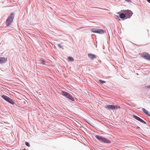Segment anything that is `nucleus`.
<instances>
[{
    "mask_svg": "<svg viewBox=\"0 0 150 150\" xmlns=\"http://www.w3.org/2000/svg\"><path fill=\"white\" fill-rule=\"evenodd\" d=\"M95 138L102 142L106 144H110L111 143V141L110 140L101 136L96 135L95 136Z\"/></svg>",
    "mask_w": 150,
    "mask_h": 150,
    "instance_id": "f257e3e1",
    "label": "nucleus"
},
{
    "mask_svg": "<svg viewBox=\"0 0 150 150\" xmlns=\"http://www.w3.org/2000/svg\"><path fill=\"white\" fill-rule=\"evenodd\" d=\"M14 15L13 13H11L9 16L8 17L6 22V26L8 27L12 23L14 18Z\"/></svg>",
    "mask_w": 150,
    "mask_h": 150,
    "instance_id": "f03ea898",
    "label": "nucleus"
},
{
    "mask_svg": "<svg viewBox=\"0 0 150 150\" xmlns=\"http://www.w3.org/2000/svg\"><path fill=\"white\" fill-rule=\"evenodd\" d=\"M121 12L125 13L126 18H130L133 13L131 11L129 10H122Z\"/></svg>",
    "mask_w": 150,
    "mask_h": 150,
    "instance_id": "7ed1b4c3",
    "label": "nucleus"
},
{
    "mask_svg": "<svg viewBox=\"0 0 150 150\" xmlns=\"http://www.w3.org/2000/svg\"><path fill=\"white\" fill-rule=\"evenodd\" d=\"M62 95L65 96L69 100H70L72 101L74 100V98H72L71 95L69 93L65 91H62Z\"/></svg>",
    "mask_w": 150,
    "mask_h": 150,
    "instance_id": "20e7f679",
    "label": "nucleus"
},
{
    "mask_svg": "<svg viewBox=\"0 0 150 150\" xmlns=\"http://www.w3.org/2000/svg\"><path fill=\"white\" fill-rule=\"evenodd\" d=\"M143 57L145 59L150 61V55L148 53L146 52H144L143 53Z\"/></svg>",
    "mask_w": 150,
    "mask_h": 150,
    "instance_id": "39448f33",
    "label": "nucleus"
},
{
    "mask_svg": "<svg viewBox=\"0 0 150 150\" xmlns=\"http://www.w3.org/2000/svg\"><path fill=\"white\" fill-rule=\"evenodd\" d=\"M133 117L136 120L139 121L141 123L144 124H146V122L144 121L143 120H142V119L139 117H138L136 116V115H134L133 116Z\"/></svg>",
    "mask_w": 150,
    "mask_h": 150,
    "instance_id": "423d86ee",
    "label": "nucleus"
},
{
    "mask_svg": "<svg viewBox=\"0 0 150 150\" xmlns=\"http://www.w3.org/2000/svg\"><path fill=\"white\" fill-rule=\"evenodd\" d=\"M88 57L91 60H93L97 57L96 55L91 54H88Z\"/></svg>",
    "mask_w": 150,
    "mask_h": 150,
    "instance_id": "0eeeda50",
    "label": "nucleus"
},
{
    "mask_svg": "<svg viewBox=\"0 0 150 150\" xmlns=\"http://www.w3.org/2000/svg\"><path fill=\"white\" fill-rule=\"evenodd\" d=\"M7 59L5 57H0V64L4 63L6 62Z\"/></svg>",
    "mask_w": 150,
    "mask_h": 150,
    "instance_id": "6e6552de",
    "label": "nucleus"
},
{
    "mask_svg": "<svg viewBox=\"0 0 150 150\" xmlns=\"http://www.w3.org/2000/svg\"><path fill=\"white\" fill-rule=\"evenodd\" d=\"M105 108L108 109L110 110H113V105H107Z\"/></svg>",
    "mask_w": 150,
    "mask_h": 150,
    "instance_id": "1a4fd4ad",
    "label": "nucleus"
},
{
    "mask_svg": "<svg viewBox=\"0 0 150 150\" xmlns=\"http://www.w3.org/2000/svg\"><path fill=\"white\" fill-rule=\"evenodd\" d=\"M1 98L8 102L10 98L8 96L4 95H3L2 96H1Z\"/></svg>",
    "mask_w": 150,
    "mask_h": 150,
    "instance_id": "9d476101",
    "label": "nucleus"
},
{
    "mask_svg": "<svg viewBox=\"0 0 150 150\" xmlns=\"http://www.w3.org/2000/svg\"><path fill=\"white\" fill-rule=\"evenodd\" d=\"M104 31L102 29H97V33L100 34H103L104 33Z\"/></svg>",
    "mask_w": 150,
    "mask_h": 150,
    "instance_id": "9b49d317",
    "label": "nucleus"
},
{
    "mask_svg": "<svg viewBox=\"0 0 150 150\" xmlns=\"http://www.w3.org/2000/svg\"><path fill=\"white\" fill-rule=\"evenodd\" d=\"M119 17L121 18H126L125 15V13H121L120 14Z\"/></svg>",
    "mask_w": 150,
    "mask_h": 150,
    "instance_id": "f8f14e48",
    "label": "nucleus"
},
{
    "mask_svg": "<svg viewBox=\"0 0 150 150\" xmlns=\"http://www.w3.org/2000/svg\"><path fill=\"white\" fill-rule=\"evenodd\" d=\"M120 106L115 105H113V110H117L119 108H120Z\"/></svg>",
    "mask_w": 150,
    "mask_h": 150,
    "instance_id": "ddd939ff",
    "label": "nucleus"
},
{
    "mask_svg": "<svg viewBox=\"0 0 150 150\" xmlns=\"http://www.w3.org/2000/svg\"><path fill=\"white\" fill-rule=\"evenodd\" d=\"M8 102L12 105H13L14 104V101L11 98L9 99Z\"/></svg>",
    "mask_w": 150,
    "mask_h": 150,
    "instance_id": "4468645a",
    "label": "nucleus"
},
{
    "mask_svg": "<svg viewBox=\"0 0 150 150\" xmlns=\"http://www.w3.org/2000/svg\"><path fill=\"white\" fill-rule=\"evenodd\" d=\"M97 29L96 28H93L91 29V31L94 33H96Z\"/></svg>",
    "mask_w": 150,
    "mask_h": 150,
    "instance_id": "2eb2a0df",
    "label": "nucleus"
},
{
    "mask_svg": "<svg viewBox=\"0 0 150 150\" xmlns=\"http://www.w3.org/2000/svg\"><path fill=\"white\" fill-rule=\"evenodd\" d=\"M68 60L70 61L73 62L74 60L73 58L72 57H68Z\"/></svg>",
    "mask_w": 150,
    "mask_h": 150,
    "instance_id": "dca6fc26",
    "label": "nucleus"
},
{
    "mask_svg": "<svg viewBox=\"0 0 150 150\" xmlns=\"http://www.w3.org/2000/svg\"><path fill=\"white\" fill-rule=\"evenodd\" d=\"M144 113L150 117V114L147 110H146Z\"/></svg>",
    "mask_w": 150,
    "mask_h": 150,
    "instance_id": "f3484780",
    "label": "nucleus"
},
{
    "mask_svg": "<svg viewBox=\"0 0 150 150\" xmlns=\"http://www.w3.org/2000/svg\"><path fill=\"white\" fill-rule=\"evenodd\" d=\"M144 113L150 117V114L147 110H146Z\"/></svg>",
    "mask_w": 150,
    "mask_h": 150,
    "instance_id": "a211bd4d",
    "label": "nucleus"
},
{
    "mask_svg": "<svg viewBox=\"0 0 150 150\" xmlns=\"http://www.w3.org/2000/svg\"><path fill=\"white\" fill-rule=\"evenodd\" d=\"M25 145L28 146V147H30V144L28 142H26L25 143Z\"/></svg>",
    "mask_w": 150,
    "mask_h": 150,
    "instance_id": "6ab92c4d",
    "label": "nucleus"
},
{
    "mask_svg": "<svg viewBox=\"0 0 150 150\" xmlns=\"http://www.w3.org/2000/svg\"><path fill=\"white\" fill-rule=\"evenodd\" d=\"M99 81L102 83V84L103 83H105V81H102V80H99Z\"/></svg>",
    "mask_w": 150,
    "mask_h": 150,
    "instance_id": "aec40b11",
    "label": "nucleus"
},
{
    "mask_svg": "<svg viewBox=\"0 0 150 150\" xmlns=\"http://www.w3.org/2000/svg\"><path fill=\"white\" fill-rule=\"evenodd\" d=\"M142 111L144 113H145L146 110L144 108H142Z\"/></svg>",
    "mask_w": 150,
    "mask_h": 150,
    "instance_id": "412c9836",
    "label": "nucleus"
},
{
    "mask_svg": "<svg viewBox=\"0 0 150 150\" xmlns=\"http://www.w3.org/2000/svg\"><path fill=\"white\" fill-rule=\"evenodd\" d=\"M58 46L60 48H61L62 47V46L60 44H58Z\"/></svg>",
    "mask_w": 150,
    "mask_h": 150,
    "instance_id": "4be33fe9",
    "label": "nucleus"
},
{
    "mask_svg": "<svg viewBox=\"0 0 150 150\" xmlns=\"http://www.w3.org/2000/svg\"><path fill=\"white\" fill-rule=\"evenodd\" d=\"M45 62V61H41V63L43 64H44Z\"/></svg>",
    "mask_w": 150,
    "mask_h": 150,
    "instance_id": "5701e85b",
    "label": "nucleus"
},
{
    "mask_svg": "<svg viewBox=\"0 0 150 150\" xmlns=\"http://www.w3.org/2000/svg\"><path fill=\"white\" fill-rule=\"evenodd\" d=\"M99 8V9H102V8ZM104 10H106V9H104Z\"/></svg>",
    "mask_w": 150,
    "mask_h": 150,
    "instance_id": "b1692460",
    "label": "nucleus"
},
{
    "mask_svg": "<svg viewBox=\"0 0 150 150\" xmlns=\"http://www.w3.org/2000/svg\"><path fill=\"white\" fill-rule=\"evenodd\" d=\"M137 129H140V128L139 127H137Z\"/></svg>",
    "mask_w": 150,
    "mask_h": 150,
    "instance_id": "393cba45",
    "label": "nucleus"
},
{
    "mask_svg": "<svg viewBox=\"0 0 150 150\" xmlns=\"http://www.w3.org/2000/svg\"><path fill=\"white\" fill-rule=\"evenodd\" d=\"M147 88H150V86H148L147 87Z\"/></svg>",
    "mask_w": 150,
    "mask_h": 150,
    "instance_id": "a878e982",
    "label": "nucleus"
},
{
    "mask_svg": "<svg viewBox=\"0 0 150 150\" xmlns=\"http://www.w3.org/2000/svg\"><path fill=\"white\" fill-rule=\"evenodd\" d=\"M148 2L150 3V0H147Z\"/></svg>",
    "mask_w": 150,
    "mask_h": 150,
    "instance_id": "bb28decb",
    "label": "nucleus"
},
{
    "mask_svg": "<svg viewBox=\"0 0 150 150\" xmlns=\"http://www.w3.org/2000/svg\"><path fill=\"white\" fill-rule=\"evenodd\" d=\"M125 1H127V2H129V0H125Z\"/></svg>",
    "mask_w": 150,
    "mask_h": 150,
    "instance_id": "cd10ccee",
    "label": "nucleus"
}]
</instances>
